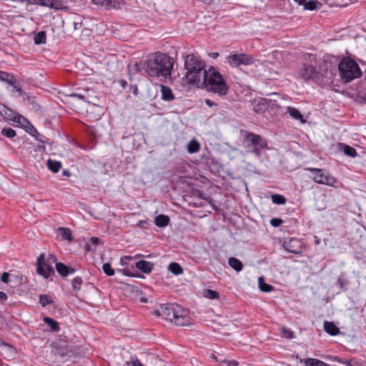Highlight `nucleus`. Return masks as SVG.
<instances>
[{"mask_svg":"<svg viewBox=\"0 0 366 366\" xmlns=\"http://www.w3.org/2000/svg\"><path fill=\"white\" fill-rule=\"evenodd\" d=\"M254 59L246 54H232L227 56V63L232 67L240 65H251L254 64Z\"/></svg>","mask_w":366,"mask_h":366,"instance_id":"10","label":"nucleus"},{"mask_svg":"<svg viewBox=\"0 0 366 366\" xmlns=\"http://www.w3.org/2000/svg\"><path fill=\"white\" fill-rule=\"evenodd\" d=\"M162 98L165 101H171L174 99V95L170 88L166 86H162Z\"/></svg>","mask_w":366,"mask_h":366,"instance_id":"23","label":"nucleus"},{"mask_svg":"<svg viewBox=\"0 0 366 366\" xmlns=\"http://www.w3.org/2000/svg\"><path fill=\"white\" fill-rule=\"evenodd\" d=\"M210 56L214 58V59H216L217 57L219 56V54L217 52H214V53H212L210 54Z\"/></svg>","mask_w":366,"mask_h":366,"instance_id":"53","label":"nucleus"},{"mask_svg":"<svg viewBox=\"0 0 366 366\" xmlns=\"http://www.w3.org/2000/svg\"><path fill=\"white\" fill-rule=\"evenodd\" d=\"M39 303L42 307H46V305L52 303V300L48 295H41L39 296Z\"/></svg>","mask_w":366,"mask_h":366,"instance_id":"37","label":"nucleus"},{"mask_svg":"<svg viewBox=\"0 0 366 366\" xmlns=\"http://www.w3.org/2000/svg\"><path fill=\"white\" fill-rule=\"evenodd\" d=\"M159 315L174 322L177 326H187L191 324V318L187 311L179 305H166L162 306Z\"/></svg>","mask_w":366,"mask_h":366,"instance_id":"3","label":"nucleus"},{"mask_svg":"<svg viewBox=\"0 0 366 366\" xmlns=\"http://www.w3.org/2000/svg\"><path fill=\"white\" fill-rule=\"evenodd\" d=\"M325 359L329 360H332V361H334V362H340V363L343 362V360H342L341 358H340L337 356H327V357H325Z\"/></svg>","mask_w":366,"mask_h":366,"instance_id":"47","label":"nucleus"},{"mask_svg":"<svg viewBox=\"0 0 366 366\" xmlns=\"http://www.w3.org/2000/svg\"><path fill=\"white\" fill-rule=\"evenodd\" d=\"M229 265L237 272H240L242 269V263L240 260L235 257H229L228 259Z\"/></svg>","mask_w":366,"mask_h":366,"instance_id":"21","label":"nucleus"},{"mask_svg":"<svg viewBox=\"0 0 366 366\" xmlns=\"http://www.w3.org/2000/svg\"><path fill=\"white\" fill-rule=\"evenodd\" d=\"M61 163L56 161H52L49 159L47 161V167L48 168L54 173H56L59 171L61 168Z\"/></svg>","mask_w":366,"mask_h":366,"instance_id":"30","label":"nucleus"},{"mask_svg":"<svg viewBox=\"0 0 366 366\" xmlns=\"http://www.w3.org/2000/svg\"><path fill=\"white\" fill-rule=\"evenodd\" d=\"M31 3L48 6L55 9H60L62 3L58 0H30Z\"/></svg>","mask_w":366,"mask_h":366,"instance_id":"14","label":"nucleus"},{"mask_svg":"<svg viewBox=\"0 0 366 366\" xmlns=\"http://www.w3.org/2000/svg\"><path fill=\"white\" fill-rule=\"evenodd\" d=\"M4 114H3V111H1L2 116H4L6 119L9 120H12L14 122L20 124L23 127H26V124H29V121L22 116L20 115H14L13 117H11L8 112H11V111L6 109L4 107Z\"/></svg>","mask_w":366,"mask_h":366,"instance_id":"13","label":"nucleus"},{"mask_svg":"<svg viewBox=\"0 0 366 366\" xmlns=\"http://www.w3.org/2000/svg\"><path fill=\"white\" fill-rule=\"evenodd\" d=\"M287 113L289 114L292 118L300 120L302 123L305 122L302 115L296 108L292 107H287Z\"/></svg>","mask_w":366,"mask_h":366,"instance_id":"19","label":"nucleus"},{"mask_svg":"<svg viewBox=\"0 0 366 366\" xmlns=\"http://www.w3.org/2000/svg\"><path fill=\"white\" fill-rule=\"evenodd\" d=\"M242 136L244 146L250 149L257 157H259L260 151L267 147V141L258 134L245 131Z\"/></svg>","mask_w":366,"mask_h":366,"instance_id":"7","label":"nucleus"},{"mask_svg":"<svg viewBox=\"0 0 366 366\" xmlns=\"http://www.w3.org/2000/svg\"><path fill=\"white\" fill-rule=\"evenodd\" d=\"M133 259L132 256H124L121 258L120 263L122 266H126L128 264V262L133 260Z\"/></svg>","mask_w":366,"mask_h":366,"instance_id":"44","label":"nucleus"},{"mask_svg":"<svg viewBox=\"0 0 366 366\" xmlns=\"http://www.w3.org/2000/svg\"><path fill=\"white\" fill-rule=\"evenodd\" d=\"M91 246L89 244H87V250H92Z\"/></svg>","mask_w":366,"mask_h":366,"instance_id":"56","label":"nucleus"},{"mask_svg":"<svg viewBox=\"0 0 366 366\" xmlns=\"http://www.w3.org/2000/svg\"><path fill=\"white\" fill-rule=\"evenodd\" d=\"M10 274L9 272H4L1 274V280L4 283H8L9 282Z\"/></svg>","mask_w":366,"mask_h":366,"instance_id":"46","label":"nucleus"},{"mask_svg":"<svg viewBox=\"0 0 366 366\" xmlns=\"http://www.w3.org/2000/svg\"><path fill=\"white\" fill-rule=\"evenodd\" d=\"M64 175H68V174H67V172H64Z\"/></svg>","mask_w":366,"mask_h":366,"instance_id":"59","label":"nucleus"},{"mask_svg":"<svg viewBox=\"0 0 366 366\" xmlns=\"http://www.w3.org/2000/svg\"><path fill=\"white\" fill-rule=\"evenodd\" d=\"M1 134L8 138H13L16 136V132L11 128L3 129L1 132Z\"/></svg>","mask_w":366,"mask_h":366,"instance_id":"36","label":"nucleus"},{"mask_svg":"<svg viewBox=\"0 0 366 366\" xmlns=\"http://www.w3.org/2000/svg\"><path fill=\"white\" fill-rule=\"evenodd\" d=\"M169 217L164 214L157 216L154 220L155 224L159 227H166L169 224Z\"/></svg>","mask_w":366,"mask_h":366,"instance_id":"22","label":"nucleus"},{"mask_svg":"<svg viewBox=\"0 0 366 366\" xmlns=\"http://www.w3.org/2000/svg\"><path fill=\"white\" fill-rule=\"evenodd\" d=\"M3 344L2 340L0 339V345Z\"/></svg>","mask_w":366,"mask_h":366,"instance_id":"58","label":"nucleus"},{"mask_svg":"<svg viewBox=\"0 0 366 366\" xmlns=\"http://www.w3.org/2000/svg\"><path fill=\"white\" fill-rule=\"evenodd\" d=\"M200 149V145L196 139L191 140L187 144V151L193 154L197 152Z\"/></svg>","mask_w":366,"mask_h":366,"instance_id":"28","label":"nucleus"},{"mask_svg":"<svg viewBox=\"0 0 366 366\" xmlns=\"http://www.w3.org/2000/svg\"><path fill=\"white\" fill-rule=\"evenodd\" d=\"M82 284L81 278L79 277H76L73 280L72 287L74 290H79Z\"/></svg>","mask_w":366,"mask_h":366,"instance_id":"41","label":"nucleus"},{"mask_svg":"<svg viewBox=\"0 0 366 366\" xmlns=\"http://www.w3.org/2000/svg\"><path fill=\"white\" fill-rule=\"evenodd\" d=\"M173 64V59L168 55L156 52L143 62V70L151 77L167 79L171 74Z\"/></svg>","mask_w":366,"mask_h":366,"instance_id":"1","label":"nucleus"},{"mask_svg":"<svg viewBox=\"0 0 366 366\" xmlns=\"http://www.w3.org/2000/svg\"><path fill=\"white\" fill-rule=\"evenodd\" d=\"M143 69V63L139 64L138 62L131 63L128 66V73L129 76H134Z\"/></svg>","mask_w":366,"mask_h":366,"instance_id":"20","label":"nucleus"},{"mask_svg":"<svg viewBox=\"0 0 366 366\" xmlns=\"http://www.w3.org/2000/svg\"><path fill=\"white\" fill-rule=\"evenodd\" d=\"M59 233L63 239H67V240L71 239V232L69 229L64 228V227H60L59 229Z\"/></svg>","mask_w":366,"mask_h":366,"instance_id":"33","label":"nucleus"},{"mask_svg":"<svg viewBox=\"0 0 366 366\" xmlns=\"http://www.w3.org/2000/svg\"><path fill=\"white\" fill-rule=\"evenodd\" d=\"M314 174L312 179L319 184H325L327 186L336 187L337 179L332 176L329 172L318 168L308 167L305 169Z\"/></svg>","mask_w":366,"mask_h":366,"instance_id":"9","label":"nucleus"},{"mask_svg":"<svg viewBox=\"0 0 366 366\" xmlns=\"http://www.w3.org/2000/svg\"><path fill=\"white\" fill-rule=\"evenodd\" d=\"M104 272L108 276H112L114 274V270L112 268L109 263H104L102 266Z\"/></svg>","mask_w":366,"mask_h":366,"instance_id":"38","label":"nucleus"},{"mask_svg":"<svg viewBox=\"0 0 366 366\" xmlns=\"http://www.w3.org/2000/svg\"><path fill=\"white\" fill-rule=\"evenodd\" d=\"M295 1L297 2H299V4H303L305 1V0H295Z\"/></svg>","mask_w":366,"mask_h":366,"instance_id":"55","label":"nucleus"},{"mask_svg":"<svg viewBox=\"0 0 366 366\" xmlns=\"http://www.w3.org/2000/svg\"><path fill=\"white\" fill-rule=\"evenodd\" d=\"M46 34L44 31H39L34 37V41L36 44H44L46 42Z\"/></svg>","mask_w":366,"mask_h":366,"instance_id":"32","label":"nucleus"},{"mask_svg":"<svg viewBox=\"0 0 366 366\" xmlns=\"http://www.w3.org/2000/svg\"><path fill=\"white\" fill-rule=\"evenodd\" d=\"M203 295L204 297L209 300L217 299L219 297L218 292L209 289L205 290Z\"/></svg>","mask_w":366,"mask_h":366,"instance_id":"31","label":"nucleus"},{"mask_svg":"<svg viewBox=\"0 0 366 366\" xmlns=\"http://www.w3.org/2000/svg\"><path fill=\"white\" fill-rule=\"evenodd\" d=\"M56 269L57 272L63 277H66L68 274L74 272V269L73 268L66 266L61 262H56Z\"/></svg>","mask_w":366,"mask_h":366,"instance_id":"16","label":"nucleus"},{"mask_svg":"<svg viewBox=\"0 0 366 366\" xmlns=\"http://www.w3.org/2000/svg\"><path fill=\"white\" fill-rule=\"evenodd\" d=\"M202 86L207 91L217 94L219 97L227 94L229 87L220 73L213 67H210L206 74L205 81L199 87Z\"/></svg>","mask_w":366,"mask_h":366,"instance_id":"4","label":"nucleus"},{"mask_svg":"<svg viewBox=\"0 0 366 366\" xmlns=\"http://www.w3.org/2000/svg\"><path fill=\"white\" fill-rule=\"evenodd\" d=\"M316 66V55L307 54L305 58V61L299 69L298 76L305 81H312L314 82H319L320 81L321 74L317 71Z\"/></svg>","mask_w":366,"mask_h":366,"instance_id":"5","label":"nucleus"},{"mask_svg":"<svg viewBox=\"0 0 366 366\" xmlns=\"http://www.w3.org/2000/svg\"><path fill=\"white\" fill-rule=\"evenodd\" d=\"M0 80L7 82L16 89L18 92L21 93V89L19 86V83L15 78L9 73L0 71Z\"/></svg>","mask_w":366,"mask_h":366,"instance_id":"12","label":"nucleus"},{"mask_svg":"<svg viewBox=\"0 0 366 366\" xmlns=\"http://www.w3.org/2000/svg\"><path fill=\"white\" fill-rule=\"evenodd\" d=\"M282 335L287 339H292L294 337V332L287 328L282 329Z\"/></svg>","mask_w":366,"mask_h":366,"instance_id":"42","label":"nucleus"},{"mask_svg":"<svg viewBox=\"0 0 366 366\" xmlns=\"http://www.w3.org/2000/svg\"><path fill=\"white\" fill-rule=\"evenodd\" d=\"M258 286L259 290L264 292H269L273 290V287L272 285L264 282L263 277H259L258 278Z\"/></svg>","mask_w":366,"mask_h":366,"instance_id":"27","label":"nucleus"},{"mask_svg":"<svg viewBox=\"0 0 366 366\" xmlns=\"http://www.w3.org/2000/svg\"><path fill=\"white\" fill-rule=\"evenodd\" d=\"M205 103L207 105H208L209 107H212L214 105L217 106V104L214 102L213 101L210 100V99H206L205 100Z\"/></svg>","mask_w":366,"mask_h":366,"instance_id":"52","label":"nucleus"},{"mask_svg":"<svg viewBox=\"0 0 366 366\" xmlns=\"http://www.w3.org/2000/svg\"><path fill=\"white\" fill-rule=\"evenodd\" d=\"M325 331L330 335H337L339 332V328L335 325L333 322L325 321L324 322Z\"/></svg>","mask_w":366,"mask_h":366,"instance_id":"17","label":"nucleus"},{"mask_svg":"<svg viewBox=\"0 0 366 366\" xmlns=\"http://www.w3.org/2000/svg\"><path fill=\"white\" fill-rule=\"evenodd\" d=\"M127 364L132 366H144L139 360H132L130 362H127Z\"/></svg>","mask_w":366,"mask_h":366,"instance_id":"48","label":"nucleus"},{"mask_svg":"<svg viewBox=\"0 0 366 366\" xmlns=\"http://www.w3.org/2000/svg\"><path fill=\"white\" fill-rule=\"evenodd\" d=\"M91 91L86 90L83 93H71L69 94L70 97H77L79 99L84 100L88 102H91V96H90Z\"/></svg>","mask_w":366,"mask_h":366,"instance_id":"26","label":"nucleus"},{"mask_svg":"<svg viewBox=\"0 0 366 366\" xmlns=\"http://www.w3.org/2000/svg\"><path fill=\"white\" fill-rule=\"evenodd\" d=\"M283 223V220L280 218H273L270 220L272 226L277 227L280 226Z\"/></svg>","mask_w":366,"mask_h":366,"instance_id":"43","label":"nucleus"},{"mask_svg":"<svg viewBox=\"0 0 366 366\" xmlns=\"http://www.w3.org/2000/svg\"><path fill=\"white\" fill-rule=\"evenodd\" d=\"M169 270L175 275L183 273L182 267L177 262H172L169 264Z\"/></svg>","mask_w":366,"mask_h":366,"instance_id":"29","label":"nucleus"},{"mask_svg":"<svg viewBox=\"0 0 366 366\" xmlns=\"http://www.w3.org/2000/svg\"><path fill=\"white\" fill-rule=\"evenodd\" d=\"M92 3L104 6L107 9L119 8L122 0H92Z\"/></svg>","mask_w":366,"mask_h":366,"instance_id":"11","label":"nucleus"},{"mask_svg":"<svg viewBox=\"0 0 366 366\" xmlns=\"http://www.w3.org/2000/svg\"><path fill=\"white\" fill-rule=\"evenodd\" d=\"M255 109V111H256L257 112H262V107H260V106H259V108H257V109Z\"/></svg>","mask_w":366,"mask_h":366,"instance_id":"54","label":"nucleus"},{"mask_svg":"<svg viewBox=\"0 0 366 366\" xmlns=\"http://www.w3.org/2000/svg\"><path fill=\"white\" fill-rule=\"evenodd\" d=\"M100 239L98 237H92L89 240V242L93 246H97L99 244Z\"/></svg>","mask_w":366,"mask_h":366,"instance_id":"50","label":"nucleus"},{"mask_svg":"<svg viewBox=\"0 0 366 366\" xmlns=\"http://www.w3.org/2000/svg\"><path fill=\"white\" fill-rule=\"evenodd\" d=\"M7 299V295L4 292L0 291V302L4 303Z\"/></svg>","mask_w":366,"mask_h":366,"instance_id":"49","label":"nucleus"},{"mask_svg":"<svg viewBox=\"0 0 366 366\" xmlns=\"http://www.w3.org/2000/svg\"><path fill=\"white\" fill-rule=\"evenodd\" d=\"M271 199L272 202L276 204H285L286 203V199L282 194H272Z\"/></svg>","mask_w":366,"mask_h":366,"instance_id":"35","label":"nucleus"},{"mask_svg":"<svg viewBox=\"0 0 366 366\" xmlns=\"http://www.w3.org/2000/svg\"><path fill=\"white\" fill-rule=\"evenodd\" d=\"M126 84V81H122V85L124 86V84Z\"/></svg>","mask_w":366,"mask_h":366,"instance_id":"57","label":"nucleus"},{"mask_svg":"<svg viewBox=\"0 0 366 366\" xmlns=\"http://www.w3.org/2000/svg\"><path fill=\"white\" fill-rule=\"evenodd\" d=\"M184 66L188 83L199 86L201 83L205 81L207 70L205 69V63L199 56L194 54L187 55L184 59Z\"/></svg>","mask_w":366,"mask_h":366,"instance_id":"2","label":"nucleus"},{"mask_svg":"<svg viewBox=\"0 0 366 366\" xmlns=\"http://www.w3.org/2000/svg\"><path fill=\"white\" fill-rule=\"evenodd\" d=\"M297 241L296 239H291L289 242H285L284 247H285V249L287 250L288 252H290L291 253H294V254H298L300 252L298 250L295 249V248H293V246L292 245V244L297 243Z\"/></svg>","mask_w":366,"mask_h":366,"instance_id":"34","label":"nucleus"},{"mask_svg":"<svg viewBox=\"0 0 366 366\" xmlns=\"http://www.w3.org/2000/svg\"><path fill=\"white\" fill-rule=\"evenodd\" d=\"M222 366H237L238 362L236 360H224L222 362Z\"/></svg>","mask_w":366,"mask_h":366,"instance_id":"45","label":"nucleus"},{"mask_svg":"<svg viewBox=\"0 0 366 366\" xmlns=\"http://www.w3.org/2000/svg\"><path fill=\"white\" fill-rule=\"evenodd\" d=\"M342 363L345 364L346 366H362V364L355 359L343 360Z\"/></svg>","mask_w":366,"mask_h":366,"instance_id":"39","label":"nucleus"},{"mask_svg":"<svg viewBox=\"0 0 366 366\" xmlns=\"http://www.w3.org/2000/svg\"><path fill=\"white\" fill-rule=\"evenodd\" d=\"M135 266L139 270L148 274L153 269L154 264L146 260H140L136 262Z\"/></svg>","mask_w":366,"mask_h":366,"instance_id":"15","label":"nucleus"},{"mask_svg":"<svg viewBox=\"0 0 366 366\" xmlns=\"http://www.w3.org/2000/svg\"><path fill=\"white\" fill-rule=\"evenodd\" d=\"M305 366H328L329 365L315 358H307L304 360Z\"/></svg>","mask_w":366,"mask_h":366,"instance_id":"25","label":"nucleus"},{"mask_svg":"<svg viewBox=\"0 0 366 366\" xmlns=\"http://www.w3.org/2000/svg\"><path fill=\"white\" fill-rule=\"evenodd\" d=\"M338 147L340 150L342 151L345 155L351 157L357 156L356 150L353 147L344 143H340Z\"/></svg>","mask_w":366,"mask_h":366,"instance_id":"18","label":"nucleus"},{"mask_svg":"<svg viewBox=\"0 0 366 366\" xmlns=\"http://www.w3.org/2000/svg\"><path fill=\"white\" fill-rule=\"evenodd\" d=\"M122 272L123 273V274H124L125 276H129V277H136L135 274H132V272H130L129 271V269H123L122 270Z\"/></svg>","mask_w":366,"mask_h":366,"instance_id":"51","label":"nucleus"},{"mask_svg":"<svg viewBox=\"0 0 366 366\" xmlns=\"http://www.w3.org/2000/svg\"><path fill=\"white\" fill-rule=\"evenodd\" d=\"M56 257L53 254H49L45 260L44 254L42 253L37 259V273L42 275L45 278L49 277L54 274V269L52 266L56 264Z\"/></svg>","mask_w":366,"mask_h":366,"instance_id":"8","label":"nucleus"},{"mask_svg":"<svg viewBox=\"0 0 366 366\" xmlns=\"http://www.w3.org/2000/svg\"><path fill=\"white\" fill-rule=\"evenodd\" d=\"M318 3L315 1H309L305 4V9L307 10H314L317 7Z\"/></svg>","mask_w":366,"mask_h":366,"instance_id":"40","label":"nucleus"},{"mask_svg":"<svg viewBox=\"0 0 366 366\" xmlns=\"http://www.w3.org/2000/svg\"><path fill=\"white\" fill-rule=\"evenodd\" d=\"M44 322L50 327L51 331H53V332H59V331L60 328L59 326V323L54 319L49 317H44Z\"/></svg>","mask_w":366,"mask_h":366,"instance_id":"24","label":"nucleus"},{"mask_svg":"<svg viewBox=\"0 0 366 366\" xmlns=\"http://www.w3.org/2000/svg\"><path fill=\"white\" fill-rule=\"evenodd\" d=\"M340 76L345 83L361 76V69L356 61L349 57L341 59L338 64Z\"/></svg>","mask_w":366,"mask_h":366,"instance_id":"6","label":"nucleus"}]
</instances>
